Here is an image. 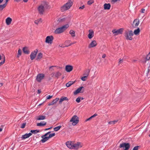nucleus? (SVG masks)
<instances>
[{
	"instance_id": "f257e3e1",
	"label": "nucleus",
	"mask_w": 150,
	"mask_h": 150,
	"mask_svg": "<svg viewBox=\"0 0 150 150\" xmlns=\"http://www.w3.org/2000/svg\"><path fill=\"white\" fill-rule=\"evenodd\" d=\"M69 27L68 24L65 25L62 27L57 28L55 30L54 33L55 34H58L62 33L64 32Z\"/></svg>"
},
{
	"instance_id": "f03ea898",
	"label": "nucleus",
	"mask_w": 150,
	"mask_h": 150,
	"mask_svg": "<svg viewBox=\"0 0 150 150\" xmlns=\"http://www.w3.org/2000/svg\"><path fill=\"white\" fill-rule=\"evenodd\" d=\"M72 1L69 0L67 3L63 5L61 8V10L62 11H64L69 9L72 5Z\"/></svg>"
},
{
	"instance_id": "7ed1b4c3",
	"label": "nucleus",
	"mask_w": 150,
	"mask_h": 150,
	"mask_svg": "<svg viewBox=\"0 0 150 150\" xmlns=\"http://www.w3.org/2000/svg\"><path fill=\"white\" fill-rule=\"evenodd\" d=\"M133 33L132 30L126 31L125 33V36L127 40H132V36L133 35Z\"/></svg>"
},
{
	"instance_id": "20e7f679",
	"label": "nucleus",
	"mask_w": 150,
	"mask_h": 150,
	"mask_svg": "<svg viewBox=\"0 0 150 150\" xmlns=\"http://www.w3.org/2000/svg\"><path fill=\"white\" fill-rule=\"evenodd\" d=\"M79 119L77 116H73L70 121V122H72V125L74 126L76 125L79 122Z\"/></svg>"
},
{
	"instance_id": "39448f33",
	"label": "nucleus",
	"mask_w": 150,
	"mask_h": 150,
	"mask_svg": "<svg viewBox=\"0 0 150 150\" xmlns=\"http://www.w3.org/2000/svg\"><path fill=\"white\" fill-rule=\"evenodd\" d=\"M46 5L42 4L40 5L38 8L39 12L40 14H43L45 11V7H46Z\"/></svg>"
},
{
	"instance_id": "423d86ee",
	"label": "nucleus",
	"mask_w": 150,
	"mask_h": 150,
	"mask_svg": "<svg viewBox=\"0 0 150 150\" xmlns=\"http://www.w3.org/2000/svg\"><path fill=\"white\" fill-rule=\"evenodd\" d=\"M53 39L54 38L52 35L47 36L46 38L45 42L48 44H51L52 43Z\"/></svg>"
},
{
	"instance_id": "0eeeda50",
	"label": "nucleus",
	"mask_w": 150,
	"mask_h": 150,
	"mask_svg": "<svg viewBox=\"0 0 150 150\" xmlns=\"http://www.w3.org/2000/svg\"><path fill=\"white\" fill-rule=\"evenodd\" d=\"M123 29L122 28H120L118 30L114 29L112 30V32L114 34V35L121 34L123 32Z\"/></svg>"
},
{
	"instance_id": "6e6552de",
	"label": "nucleus",
	"mask_w": 150,
	"mask_h": 150,
	"mask_svg": "<svg viewBox=\"0 0 150 150\" xmlns=\"http://www.w3.org/2000/svg\"><path fill=\"white\" fill-rule=\"evenodd\" d=\"M73 149L78 150L79 148L83 146V144L81 142H78L76 143H73Z\"/></svg>"
},
{
	"instance_id": "1a4fd4ad",
	"label": "nucleus",
	"mask_w": 150,
	"mask_h": 150,
	"mask_svg": "<svg viewBox=\"0 0 150 150\" xmlns=\"http://www.w3.org/2000/svg\"><path fill=\"white\" fill-rule=\"evenodd\" d=\"M51 132H49L46 133L45 135L42 136L41 137L42 139L41 140V141L42 143H44L49 139V138L47 136Z\"/></svg>"
},
{
	"instance_id": "9d476101",
	"label": "nucleus",
	"mask_w": 150,
	"mask_h": 150,
	"mask_svg": "<svg viewBox=\"0 0 150 150\" xmlns=\"http://www.w3.org/2000/svg\"><path fill=\"white\" fill-rule=\"evenodd\" d=\"M119 147L120 148L125 147L124 150H128L130 147V145L129 143H124L120 144Z\"/></svg>"
},
{
	"instance_id": "9b49d317",
	"label": "nucleus",
	"mask_w": 150,
	"mask_h": 150,
	"mask_svg": "<svg viewBox=\"0 0 150 150\" xmlns=\"http://www.w3.org/2000/svg\"><path fill=\"white\" fill-rule=\"evenodd\" d=\"M45 77V75L43 74H40L37 76L36 79L37 81L39 82H41V81Z\"/></svg>"
},
{
	"instance_id": "f8f14e48",
	"label": "nucleus",
	"mask_w": 150,
	"mask_h": 150,
	"mask_svg": "<svg viewBox=\"0 0 150 150\" xmlns=\"http://www.w3.org/2000/svg\"><path fill=\"white\" fill-rule=\"evenodd\" d=\"M37 50H35L33 52L31 53L30 55V57L31 60H33L35 59L37 54Z\"/></svg>"
},
{
	"instance_id": "ddd939ff",
	"label": "nucleus",
	"mask_w": 150,
	"mask_h": 150,
	"mask_svg": "<svg viewBox=\"0 0 150 150\" xmlns=\"http://www.w3.org/2000/svg\"><path fill=\"white\" fill-rule=\"evenodd\" d=\"M97 42L95 40H93L91 42L88 46V47L90 48L95 47L97 45Z\"/></svg>"
},
{
	"instance_id": "4468645a",
	"label": "nucleus",
	"mask_w": 150,
	"mask_h": 150,
	"mask_svg": "<svg viewBox=\"0 0 150 150\" xmlns=\"http://www.w3.org/2000/svg\"><path fill=\"white\" fill-rule=\"evenodd\" d=\"M66 145L67 147L71 149H73V143L71 142L68 141L66 142Z\"/></svg>"
},
{
	"instance_id": "2eb2a0df",
	"label": "nucleus",
	"mask_w": 150,
	"mask_h": 150,
	"mask_svg": "<svg viewBox=\"0 0 150 150\" xmlns=\"http://www.w3.org/2000/svg\"><path fill=\"white\" fill-rule=\"evenodd\" d=\"M73 67L72 66L67 65L65 67V70L67 72H70L72 71Z\"/></svg>"
},
{
	"instance_id": "dca6fc26",
	"label": "nucleus",
	"mask_w": 150,
	"mask_h": 150,
	"mask_svg": "<svg viewBox=\"0 0 150 150\" xmlns=\"http://www.w3.org/2000/svg\"><path fill=\"white\" fill-rule=\"evenodd\" d=\"M83 89V91H84V88L83 86H81L79 88H78L75 91L74 93V94L76 95L78 93L81 92V91L82 89Z\"/></svg>"
},
{
	"instance_id": "f3484780",
	"label": "nucleus",
	"mask_w": 150,
	"mask_h": 150,
	"mask_svg": "<svg viewBox=\"0 0 150 150\" xmlns=\"http://www.w3.org/2000/svg\"><path fill=\"white\" fill-rule=\"evenodd\" d=\"M139 24V21L138 19H135L133 23V26L134 27L136 28L138 26Z\"/></svg>"
},
{
	"instance_id": "a211bd4d",
	"label": "nucleus",
	"mask_w": 150,
	"mask_h": 150,
	"mask_svg": "<svg viewBox=\"0 0 150 150\" xmlns=\"http://www.w3.org/2000/svg\"><path fill=\"white\" fill-rule=\"evenodd\" d=\"M32 135L31 133H30L28 134H26L22 136L21 139H25L28 138Z\"/></svg>"
},
{
	"instance_id": "6ab92c4d",
	"label": "nucleus",
	"mask_w": 150,
	"mask_h": 150,
	"mask_svg": "<svg viewBox=\"0 0 150 150\" xmlns=\"http://www.w3.org/2000/svg\"><path fill=\"white\" fill-rule=\"evenodd\" d=\"M89 34L88 35V37L89 39L91 38L93 36L94 33L92 30H89Z\"/></svg>"
},
{
	"instance_id": "aec40b11",
	"label": "nucleus",
	"mask_w": 150,
	"mask_h": 150,
	"mask_svg": "<svg viewBox=\"0 0 150 150\" xmlns=\"http://www.w3.org/2000/svg\"><path fill=\"white\" fill-rule=\"evenodd\" d=\"M111 5L110 4H105L104 5V9L109 10L110 8Z\"/></svg>"
},
{
	"instance_id": "412c9836",
	"label": "nucleus",
	"mask_w": 150,
	"mask_h": 150,
	"mask_svg": "<svg viewBox=\"0 0 150 150\" xmlns=\"http://www.w3.org/2000/svg\"><path fill=\"white\" fill-rule=\"evenodd\" d=\"M12 21V19L10 17L7 18L6 20V24L7 25H9L11 23Z\"/></svg>"
},
{
	"instance_id": "4be33fe9",
	"label": "nucleus",
	"mask_w": 150,
	"mask_h": 150,
	"mask_svg": "<svg viewBox=\"0 0 150 150\" xmlns=\"http://www.w3.org/2000/svg\"><path fill=\"white\" fill-rule=\"evenodd\" d=\"M46 124V122L43 121L39 123H38L37 124V126H42L45 125Z\"/></svg>"
},
{
	"instance_id": "5701e85b",
	"label": "nucleus",
	"mask_w": 150,
	"mask_h": 150,
	"mask_svg": "<svg viewBox=\"0 0 150 150\" xmlns=\"http://www.w3.org/2000/svg\"><path fill=\"white\" fill-rule=\"evenodd\" d=\"M140 31L139 28H138L137 29L134 30L133 33L136 35H138L139 34Z\"/></svg>"
},
{
	"instance_id": "b1692460",
	"label": "nucleus",
	"mask_w": 150,
	"mask_h": 150,
	"mask_svg": "<svg viewBox=\"0 0 150 150\" xmlns=\"http://www.w3.org/2000/svg\"><path fill=\"white\" fill-rule=\"evenodd\" d=\"M23 52L26 54H29L30 53L29 51L28 50V48L26 47H24L23 49Z\"/></svg>"
},
{
	"instance_id": "393cba45",
	"label": "nucleus",
	"mask_w": 150,
	"mask_h": 150,
	"mask_svg": "<svg viewBox=\"0 0 150 150\" xmlns=\"http://www.w3.org/2000/svg\"><path fill=\"white\" fill-rule=\"evenodd\" d=\"M45 116L43 115H40L38 116L36 120H43L45 119Z\"/></svg>"
},
{
	"instance_id": "a878e982",
	"label": "nucleus",
	"mask_w": 150,
	"mask_h": 150,
	"mask_svg": "<svg viewBox=\"0 0 150 150\" xmlns=\"http://www.w3.org/2000/svg\"><path fill=\"white\" fill-rule=\"evenodd\" d=\"M69 34L71 35L72 37H74L75 36V32L73 30H71L69 32Z\"/></svg>"
},
{
	"instance_id": "bb28decb",
	"label": "nucleus",
	"mask_w": 150,
	"mask_h": 150,
	"mask_svg": "<svg viewBox=\"0 0 150 150\" xmlns=\"http://www.w3.org/2000/svg\"><path fill=\"white\" fill-rule=\"evenodd\" d=\"M68 100V99L66 97H64L61 98L59 101V103H61L64 100Z\"/></svg>"
},
{
	"instance_id": "cd10ccee",
	"label": "nucleus",
	"mask_w": 150,
	"mask_h": 150,
	"mask_svg": "<svg viewBox=\"0 0 150 150\" xmlns=\"http://www.w3.org/2000/svg\"><path fill=\"white\" fill-rule=\"evenodd\" d=\"M42 53L40 52L39 53L37 56V60H38L41 58L42 57Z\"/></svg>"
},
{
	"instance_id": "c85d7f7f",
	"label": "nucleus",
	"mask_w": 150,
	"mask_h": 150,
	"mask_svg": "<svg viewBox=\"0 0 150 150\" xmlns=\"http://www.w3.org/2000/svg\"><path fill=\"white\" fill-rule=\"evenodd\" d=\"M74 83L73 81H69L66 84V86L67 87H69Z\"/></svg>"
},
{
	"instance_id": "c756f323",
	"label": "nucleus",
	"mask_w": 150,
	"mask_h": 150,
	"mask_svg": "<svg viewBox=\"0 0 150 150\" xmlns=\"http://www.w3.org/2000/svg\"><path fill=\"white\" fill-rule=\"evenodd\" d=\"M42 20L41 18L36 20L35 21V23L37 25L40 22H41Z\"/></svg>"
},
{
	"instance_id": "7c9ffc66",
	"label": "nucleus",
	"mask_w": 150,
	"mask_h": 150,
	"mask_svg": "<svg viewBox=\"0 0 150 150\" xmlns=\"http://www.w3.org/2000/svg\"><path fill=\"white\" fill-rule=\"evenodd\" d=\"M7 4L5 3L3 5H0V10H2L6 6Z\"/></svg>"
},
{
	"instance_id": "2f4dec72",
	"label": "nucleus",
	"mask_w": 150,
	"mask_h": 150,
	"mask_svg": "<svg viewBox=\"0 0 150 150\" xmlns=\"http://www.w3.org/2000/svg\"><path fill=\"white\" fill-rule=\"evenodd\" d=\"M30 132L32 133L35 134L39 132V130L38 129L31 130Z\"/></svg>"
},
{
	"instance_id": "473e14b6",
	"label": "nucleus",
	"mask_w": 150,
	"mask_h": 150,
	"mask_svg": "<svg viewBox=\"0 0 150 150\" xmlns=\"http://www.w3.org/2000/svg\"><path fill=\"white\" fill-rule=\"evenodd\" d=\"M61 127V126H57V127H54V131H57L60 129Z\"/></svg>"
},
{
	"instance_id": "72a5a7b5",
	"label": "nucleus",
	"mask_w": 150,
	"mask_h": 150,
	"mask_svg": "<svg viewBox=\"0 0 150 150\" xmlns=\"http://www.w3.org/2000/svg\"><path fill=\"white\" fill-rule=\"evenodd\" d=\"M61 75V74L59 72H57L55 74V76L57 78L59 77V76H60Z\"/></svg>"
},
{
	"instance_id": "f704fd0d",
	"label": "nucleus",
	"mask_w": 150,
	"mask_h": 150,
	"mask_svg": "<svg viewBox=\"0 0 150 150\" xmlns=\"http://www.w3.org/2000/svg\"><path fill=\"white\" fill-rule=\"evenodd\" d=\"M118 121L117 120H114L113 121H110L108 122V123L110 124H115Z\"/></svg>"
},
{
	"instance_id": "c9c22d12",
	"label": "nucleus",
	"mask_w": 150,
	"mask_h": 150,
	"mask_svg": "<svg viewBox=\"0 0 150 150\" xmlns=\"http://www.w3.org/2000/svg\"><path fill=\"white\" fill-rule=\"evenodd\" d=\"M59 100V98H56L54 99L52 101L54 104L56 103Z\"/></svg>"
},
{
	"instance_id": "e433bc0d",
	"label": "nucleus",
	"mask_w": 150,
	"mask_h": 150,
	"mask_svg": "<svg viewBox=\"0 0 150 150\" xmlns=\"http://www.w3.org/2000/svg\"><path fill=\"white\" fill-rule=\"evenodd\" d=\"M21 54V51L20 49H19L18 51L17 57H19Z\"/></svg>"
},
{
	"instance_id": "4c0bfd02",
	"label": "nucleus",
	"mask_w": 150,
	"mask_h": 150,
	"mask_svg": "<svg viewBox=\"0 0 150 150\" xmlns=\"http://www.w3.org/2000/svg\"><path fill=\"white\" fill-rule=\"evenodd\" d=\"M94 2L93 0H90L88 1L87 4L89 5H91Z\"/></svg>"
},
{
	"instance_id": "58836bf2",
	"label": "nucleus",
	"mask_w": 150,
	"mask_h": 150,
	"mask_svg": "<svg viewBox=\"0 0 150 150\" xmlns=\"http://www.w3.org/2000/svg\"><path fill=\"white\" fill-rule=\"evenodd\" d=\"M55 135V134L54 133H53L51 134H50L49 135V136H48L49 139L50 138H52V137H54Z\"/></svg>"
},
{
	"instance_id": "ea45409f",
	"label": "nucleus",
	"mask_w": 150,
	"mask_h": 150,
	"mask_svg": "<svg viewBox=\"0 0 150 150\" xmlns=\"http://www.w3.org/2000/svg\"><path fill=\"white\" fill-rule=\"evenodd\" d=\"M87 76H83L81 77V79L83 81H85L86 80V79L87 78Z\"/></svg>"
},
{
	"instance_id": "a19ab883",
	"label": "nucleus",
	"mask_w": 150,
	"mask_h": 150,
	"mask_svg": "<svg viewBox=\"0 0 150 150\" xmlns=\"http://www.w3.org/2000/svg\"><path fill=\"white\" fill-rule=\"evenodd\" d=\"M146 59L147 60H149L150 59V53H149V54L147 55L146 56Z\"/></svg>"
},
{
	"instance_id": "79ce46f5",
	"label": "nucleus",
	"mask_w": 150,
	"mask_h": 150,
	"mask_svg": "<svg viewBox=\"0 0 150 150\" xmlns=\"http://www.w3.org/2000/svg\"><path fill=\"white\" fill-rule=\"evenodd\" d=\"M58 21L59 22H62L65 21V19L64 18H59Z\"/></svg>"
},
{
	"instance_id": "37998d69",
	"label": "nucleus",
	"mask_w": 150,
	"mask_h": 150,
	"mask_svg": "<svg viewBox=\"0 0 150 150\" xmlns=\"http://www.w3.org/2000/svg\"><path fill=\"white\" fill-rule=\"evenodd\" d=\"M5 61V57L4 58V59H3V61L1 62H0V66H1L2 64H3Z\"/></svg>"
},
{
	"instance_id": "c03bdc74",
	"label": "nucleus",
	"mask_w": 150,
	"mask_h": 150,
	"mask_svg": "<svg viewBox=\"0 0 150 150\" xmlns=\"http://www.w3.org/2000/svg\"><path fill=\"white\" fill-rule=\"evenodd\" d=\"M25 125H26L25 123H23L21 125V128H24L25 127Z\"/></svg>"
},
{
	"instance_id": "a18cd8bd",
	"label": "nucleus",
	"mask_w": 150,
	"mask_h": 150,
	"mask_svg": "<svg viewBox=\"0 0 150 150\" xmlns=\"http://www.w3.org/2000/svg\"><path fill=\"white\" fill-rule=\"evenodd\" d=\"M52 97V96H50V95L47 96L46 97V99H50Z\"/></svg>"
},
{
	"instance_id": "49530a36",
	"label": "nucleus",
	"mask_w": 150,
	"mask_h": 150,
	"mask_svg": "<svg viewBox=\"0 0 150 150\" xmlns=\"http://www.w3.org/2000/svg\"><path fill=\"white\" fill-rule=\"evenodd\" d=\"M139 146H137L134 147L133 149V150H138L139 147Z\"/></svg>"
},
{
	"instance_id": "de8ad7c7",
	"label": "nucleus",
	"mask_w": 150,
	"mask_h": 150,
	"mask_svg": "<svg viewBox=\"0 0 150 150\" xmlns=\"http://www.w3.org/2000/svg\"><path fill=\"white\" fill-rule=\"evenodd\" d=\"M76 101L77 103H79L80 102V98L79 97L78 98H77Z\"/></svg>"
},
{
	"instance_id": "09e8293b",
	"label": "nucleus",
	"mask_w": 150,
	"mask_h": 150,
	"mask_svg": "<svg viewBox=\"0 0 150 150\" xmlns=\"http://www.w3.org/2000/svg\"><path fill=\"white\" fill-rule=\"evenodd\" d=\"M97 114H94L91 117V119L93 118V117L97 116Z\"/></svg>"
},
{
	"instance_id": "8fccbe9b",
	"label": "nucleus",
	"mask_w": 150,
	"mask_h": 150,
	"mask_svg": "<svg viewBox=\"0 0 150 150\" xmlns=\"http://www.w3.org/2000/svg\"><path fill=\"white\" fill-rule=\"evenodd\" d=\"M145 9H144V8H142L141 10V12L142 13H144L145 12Z\"/></svg>"
},
{
	"instance_id": "3c124183",
	"label": "nucleus",
	"mask_w": 150,
	"mask_h": 150,
	"mask_svg": "<svg viewBox=\"0 0 150 150\" xmlns=\"http://www.w3.org/2000/svg\"><path fill=\"white\" fill-rule=\"evenodd\" d=\"M84 7H85L84 5H83L82 6L79 7V9H83L84 8Z\"/></svg>"
},
{
	"instance_id": "603ef678",
	"label": "nucleus",
	"mask_w": 150,
	"mask_h": 150,
	"mask_svg": "<svg viewBox=\"0 0 150 150\" xmlns=\"http://www.w3.org/2000/svg\"><path fill=\"white\" fill-rule=\"evenodd\" d=\"M76 42H74L73 43H70L69 45H66V47H68V46H70L72 44H74V43H76Z\"/></svg>"
},
{
	"instance_id": "864d4df0",
	"label": "nucleus",
	"mask_w": 150,
	"mask_h": 150,
	"mask_svg": "<svg viewBox=\"0 0 150 150\" xmlns=\"http://www.w3.org/2000/svg\"><path fill=\"white\" fill-rule=\"evenodd\" d=\"M54 104L52 102V101L51 102L49 103L48 105L50 106V105H53Z\"/></svg>"
},
{
	"instance_id": "5fc2aeb1",
	"label": "nucleus",
	"mask_w": 150,
	"mask_h": 150,
	"mask_svg": "<svg viewBox=\"0 0 150 150\" xmlns=\"http://www.w3.org/2000/svg\"><path fill=\"white\" fill-rule=\"evenodd\" d=\"M91 117H90L89 118H88V119H87L85 121H86V122H87V121H89V120H91Z\"/></svg>"
},
{
	"instance_id": "6e6d98bb",
	"label": "nucleus",
	"mask_w": 150,
	"mask_h": 150,
	"mask_svg": "<svg viewBox=\"0 0 150 150\" xmlns=\"http://www.w3.org/2000/svg\"><path fill=\"white\" fill-rule=\"evenodd\" d=\"M122 59H120L118 62L119 64L121 63L122 62Z\"/></svg>"
},
{
	"instance_id": "4d7b16f0",
	"label": "nucleus",
	"mask_w": 150,
	"mask_h": 150,
	"mask_svg": "<svg viewBox=\"0 0 150 150\" xmlns=\"http://www.w3.org/2000/svg\"><path fill=\"white\" fill-rule=\"evenodd\" d=\"M52 128V127H50L49 128H46L45 129V131H46L49 129H51Z\"/></svg>"
},
{
	"instance_id": "13d9d810",
	"label": "nucleus",
	"mask_w": 150,
	"mask_h": 150,
	"mask_svg": "<svg viewBox=\"0 0 150 150\" xmlns=\"http://www.w3.org/2000/svg\"><path fill=\"white\" fill-rule=\"evenodd\" d=\"M106 57V55L105 54H103L102 56L103 58H105Z\"/></svg>"
},
{
	"instance_id": "bf43d9fd",
	"label": "nucleus",
	"mask_w": 150,
	"mask_h": 150,
	"mask_svg": "<svg viewBox=\"0 0 150 150\" xmlns=\"http://www.w3.org/2000/svg\"><path fill=\"white\" fill-rule=\"evenodd\" d=\"M70 42V41L69 40V41H66L65 42V43H69Z\"/></svg>"
},
{
	"instance_id": "052dcab7",
	"label": "nucleus",
	"mask_w": 150,
	"mask_h": 150,
	"mask_svg": "<svg viewBox=\"0 0 150 150\" xmlns=\"http://www.w3.org/2000/svg\"><path fill=\"white\" fill-rule=\"evenodd\" d=\"M41 92V91L40 90H38V93L39 94Z\"/></svg>"
},
{
	"instance_id": "680f3d73",
	"label": "nucleus",
	"mask_w": 150,
	"mask_h": 150,
	"mask_svg": "<svg viewBox=\"0 0 150 150\" xmlns=\"http://www.w3.org/2000/svg\"><path fill=\"white\" fill-rule=\"evenodd\" d=\"M24 2H27L28 1V0H23Z\"/></svg>"
},
{
	"instance_id": "e2e57ef3",
	"label": "nucleus",
	"mask_w": 150,
	"mask_h": 150,
	"mask_svg": "<svg viewBox=\"0 0 150 150\" xmlns=\"http://www.w3.org/2000/svg\"><path fill=\"white\" fill-rule=\"evenodd\" d=\"M6 0V2L5 3V4H7V2L9 0Z\"/></svg>"
},
{
	"instance_id": "0e129e2a",
	"label": "nucleus",
	"mask_w": 150,
	"mask_h": 150,
	"mask_svg": "<svg viewBox=\"0 0 150 150\" xmlns=\"http://www.w3.org/2000/svg\"><path fill=\"white\" fill-rule=\"evenodd\" d=\"M15 1L18 2L20 1V0H14Z\"/></svg>"
},
{
	"instance_id": "69168bd1",
	"label": "nucleus",
	"mask_w": 150,
	"mask_h": 150,
	"mask_svg": "<svg viewBox=\"0 0 150 150\" xmlns=\"http://www.w3.org/2000/svg\"><path fill=\"white\" fill-rule=\"evenodd\" d=\"M147 73H149V69H148L147 71Z\"/></svg>"
},
{
	"instance_id": "338daca9",
	"label": "nucleus",
	"mask_w": 150,
	"mask_h": 150,
	"mask_svg": "<svg viewBox=\"0 0 150 150\" xmlns=\"http://www.w3.org/2000/svg\"><path fill=\"white\" fill-rule=\"evenodd\" d=\"M3 84L1 83H0V87L2 86Z\"/></svg>"
},
{
	"instance_id": "774afa93",
	"label": "nucleus",
	"mask_w": 150,
	"mask_h": 150,
	"mask_svg": "<svg viewBox=\"0 0 150 150\" xmlns=\"http://www.w3.org/2000/svg\"><path fill=\"white\" fill-rule=\"evenodd\" d=\"M2 128H0V132L2 131Z\"/></svg>"
}]
</instances>
